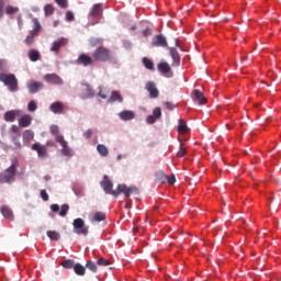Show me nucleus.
I'll use <instances>...</instances> for the list:
<instances>
[{"instance_id":"37","label":"nucleus","mask_w":281,"mask_h":281,"mask_svg":"<svg viewBox=\"0 0 281 281\" xmlns=\"http://www.w3.org/2000/svg\"><path fill=\"white\" fill-rule=\"evenodd\" d=\"M61 267H64V269H74V267H76V261H74V259L65 260L61 262Z\"/></svg>"},{"instance_id":"12","label":"nucleus","mask_w":281,"mask_h":281,"mask_svg":"<svg viewBox=\"0 0 281 281\" xmlns=\"http://www.w3.org/2000/svg\"><path fill=\"white\" fill-rule=\"evenodd\" d=\"M151 45L154 47H166L168 49V40H166V36L164 34H159L153 37Z\"/></svg>"},{"instance_id":"38","label":"nucleus","mask_w":281,"mask_h":281,"mask_svg":"<svg viewBox=\"0 0 281 281\" xmlns=\"http://www.w3.org/2000/svg\"><path fill=\"white\" fill-rule=\"evenodd\" d=\"M178 133L180 135H186V133H188V125L186 124V122L180 121V124L178 126Z\"/></svg>"},{"instance_id":"51","label":"nucleus","mask_w":281,"mask_h":281,"mask_svg":"<svg viewBox=\"0 0 281 281\" xmlns=\"http://www.w3.org/2000/svg\"><path fill=\"white\" fill-rule=\"evenodd\" d=\"M188 154V151L186 150V148L181 147L179 149V151L177 153L178 157H186V155Z\"/></svg>"},{"instance_id":"48","label":"nucleus","mask_w":281,"mask_h":281,"mask_svg":"<svg viewBox=\"0 0 281 281\" xmlns=\"http://www.w3.org/2000/svg\"><path fill=\"white\" fill-rule=\"evenodd\" d=\"M92 135H93V131L92 130H87L86 132H83V137L86 139H91Z\"/></svg>"},{"instance_id":"54","label":"nucleus","mask_w":281,"mask_h":281,"mask_svg":"<svg viewBox=\"0 0 281 281\" xmlns=\"http://www.w3.org/2000/svg\"><path fill=\"white\" fill-rule=\"evenodd\" d=\"M50 210H52V212H59L60 211V206L58 204H52L50 205Z\"/></svg>"},{"instance_id":"39","label":"nucleus","mask_w":281,"mask_h":281,"mask_svg":"<svg viewBox=\"0 0 281 281\" xmlns=\"http://www.w3.org/2000/svg\"><path fill=\"white\" fill-rule=\"evenodd\" d=\"M86 268L89 269V271H92V273H98V266L91 260L87 261Z\"/></svg>"},{"instance_id":"15","label":"nucleus","mask_w":281,"mask_h":281,"mask_svg":"<svg viewBox=\"0 0 281 281\" xmlns=\"http://www.w3.org/2000/svg\"><path fill=\"white\" fill-rule=\"evenodd\" d=\"M93 57L87 55V54H81L77 58L76 63L77 65H82V67H89L90 65H93Z\"/></svg>"},{"instance_id":"45","label":"nucleus","mask_w":281,"mask_h":281,"mask_svg":"<svg viewBox=\"0 0 281 281\" xmlns=\"http://www.w3.org/2000/svg\"><path fill=\"white\" fill-rule=\"evenodd\" d=\"M167 183H169V186H175V183H177V178L175 177V175H171L170 177L167 176Z\"/></svg>"},{"instance_id":"42","label":"nucleus","mask_w":281,"mask_h":281,"mask_svg":"<svg viewBox=\"0 0 281 281\" xmlns=\"http://www.w3.org/2000/svg\"><path fill=\"white\" fill-rule=\"evenodd\" d=\"M97 265H99V267H109V265H111V261H109V259L99 258L97 260Z\"/></svg>"},{"instance_id":"16","label":"nucleus","mask_w":281,"mask_h":281,"mask_svg":"<svg viewBox=\"0 0 281 281\" xmlns=\"http://www.w3.org/2000/svg\"><path fill=\"white\" fill-rule=\"evenodd\" d=\"M44 80L48 85H63V78L57 74H47L44 76Z\"/></svg>"},{"instance_id":"5","label":"nucleus","mask_w":281,"mask_h":281,"mask_svg":"<svg viewBox=\"0 0 281 281\" xmlns=\"http://www.w3.org/2000/svg\"><path fill=\"white\" fill-rule=\"evenodd\" d=\"M100 186L105 194H111L112 196H114V199H117V196H120L121 194L120 186H117L116 190H113V182L109 179V176L103 177Z\"/></svg>"},{"instance_id":"6","label":"nucleus","mask_w":281,"mask_h":281,"mask_svg":"<svg viewBox=\"0 0 281 281\" xmlns=\"http://www.w3.org/2000/svg\"><path fill=\"white\" fill-rule=\"evenodd\" d=\"M74 233L78 236H89V226L85 225V220L78 217L72 222Z\"/></svg>"},{"instance_id":"28","label":"nucleus","mask_w":281,"mask_h":281,"mask_svg":"<svg viewBox=\"0 0 281 281\" xmlns=\"http://www.w3.org/2000/svg\"><path fill=\"white\" fill-rule=\"evenodd\" d=\"M102 221H106V214L104 212H95L92 216V222L102 223Z\"/></svg>"},{"instance_id":"8","label":"nucleus","mask_w":281,"mask_h":281,"mask_svg":"<svg viewBox=\"0 0 281 281\" xmlns=\"http://www.w3.org/2000/svg\"><path fill=\"white\" fill-rule=\"evenodd\" d=\"M34 29L30 32V35L25 38L24 43L27 45V47H31V45H34V38L38 36V33L41 32V23L37 19L33 20Z\"/></svg>"},{"instance_id":"34","label":"nucleus","mask_w":281,"mask_h":281,"mask_svg":"<svg viewBox=\"0 0 281 281\" xmlns=\"http://www.w3.org/2000/svg\"><path fill=\"white\" fill-rule=\"evenodd\" d=\"M156 181H159V183H166L168 181V176L164 171H157Z\"/></svg>"},{"instance_id":"57","label":"nucleus","mask_w":281,"mask_h":281,"mask_svg":"<svg viewBox=\"0 0 281 281\" xmlns=\"http://www.w3.org/2000/svg\"><path fill=\"white\" fill-rule=\"evenodd\" d=\"M176 47H179V38H175Z\"/></svg>"},{"instance_id":"17","label":"nucleus","mask_w":281,"mask_h":281,"mask_svg":"<svg viewBox=\"0 0 281 281\" xmlns=\"http://www.w3.org/2000/svg\"><path fill=\"white\" fill-rule=\"evenodd\" d=\"M168 49L172 58V67H179V65H181V55H179V50L175 47H168Z\"/></svg>"},{"instance_id":"36","label":"nucleus","mask_w":281,"mask_h":281,"mask_svg":"<svg viewBox=\"0 0 281 281\" xmlns=\"http://www.w3.org/2000/svg\"><path fill=\"white\" fill-rule=\"evenodd\" d=\"M46 235L50 240H60V233L56 231H47Z\"/></svg>"},{"instance_id":"19","label":"nucleus","mask_w":281,"mask_h":281,"mask_svg":"<svg viewBox=\"0 0 281 281\" xmlns=\"http://www.w3.org/2000/svg\"><path fill=\"white\" fill-rule=\"evenodd\" d=\"M31 148L32 150L37 151L38 157H47V147H45V145L34 143Z\"/></svg>"},{"instance_id":"26","label":"nucleus","mask_w":281,"mask_h":281,"mask_svg":"<svg viewBox=\"0 0 281 281\" xmlns=\"http://www.w3.org/2000/svg\"><path fill=\"white\" fill-rule=\"evenodd\" d=\"M16 115H19V111H8L4 113V122H14L16 120Z\"/></svg>"},{"instance_id":"10","label":"nucleus","mask_w":281,"mask_h":281,"mask_svg":"<svg viewBox=\"0 0 281 281\" xmlns=\"http://www.w3.org/2000/svg\"><path fill=\"white\" fill-rule=\"evenodd\" d=\"M157 69L160 74H164L166 78H172L173 76L172 69L170 68V64H168V61H160L157 65Z\"/></svg>"},{"instance_id":"59","label":"nucleus","mask_w":281,"mask_h":281,"mask_svg":"<svg viewBox=\"0 0 281 281\" xmlns=\"http://www.w3.org/2000/svg\"><path fill=\"white\" fill-rule=\"evenodd\" d=\"M116 159H122V155H119V156L116 157Z\"/></svg>"},{"instance_id":"49","label":"nucleus","mask_w":281,"mask_h":281,"mask_svg":"<svg viewBox=\"0 0 281 281\" xmlns=\"http://www.w3.org/2000/svg\"><path fill=\"white\" fill-rule=\"evenodd\" d=\"M165 106H166V109H168V111H175L176 105L172 102L167 101V102H165Z\"/></svg>"},{"instance_id":"35","label":"nucleus","mask_w":281,"mask_h":281,"mask_svg":"<svg viewBox=\"0 0 281 281\" xmlns=\"http://www.w3.org/2000/svg\"><path fill=\"white\" fill-rule=\"evenodd\" d=\"M97 150L101 157H106L109 155V148H106L104 145L99 144L97 146Z\"/></svg>"},{"instance_id":"29","label":"nucleus","mask_w":281,"mask_h":281,"mask_svg":"<svg viewBox=\"0 0 281 281\" xmlns=\"http://www.w3.org/2000/svg\"><path fill=\"white\" fill-rule=\"evenodd\" d=\"M74 271L76 276L82 277L85 273H87V268L82 266V263H75Z\"/></svg>"},{"instance_id":"9","label":"nucleus","mask_w":281,"mask_h":281,"mask_svg":"<svg viewBox=\"0 0 281 281\" xmlns=\"http://www.w3.org/2000/svg\"><path fill=\"white\" fill-rule=\"evenodd\" d=\"M9 133L11 140L16 146V148H21V142H19V139H21V128H19L16 125H12L9 130Z\"/></svg>"},{"instance_id":"40","label":"nucleus","mask_w":281,"mask_h":281,"mask_svg":"<svg viewBox=\"0 0 281 281\" xmlns=\"http://www.w3.org/2000/svg\"><path fill=\"white\" fill-rule=\"evenodd\" d=\"M44 12H45V16H52V14H54V5L46 4L44 7Z\"/></svg>"},{"instance_id":"11","label":"nucleus","mask_w":281,"mask_h":281,"mask_svg":"<svg viewBox=\"0 0 281 281\" xmlns=\"http://www.w3.org/2000/svg\"><path fill=\"white\" fill-rule=\"evenodd\" d=\"M119 190L121 194L123 193L125 199H128L131 194H139V189L137 187H126V184H119Z\"/></svg>"},{"instance_id":"43","label":"nucleus","mask_w":281,"mask_h":281,"mask_svg":"<svg viewBox=\"0 0 281 281\" xmlns=\"http://www.w3.org/2000/svg\"><path fill=\"white\" fill-rule=\"evenodd\" d=\"M69 212V204H63L59 216H65Z\"/></svg>"},{"instance_id":"30","label":"nucleus","mask_w":281,"mask_h":281,"mask_svg":"<svg viewBox=\"0 0 281 281\" xmlns=\"http://www.w3.org/2000/svg\"><path fill=\"white\" fill-rule=\"evenodd\" d=\"M142 63L145 68H147L149 71H155V63H153L151 59L148 57H143Z\"/></svg>"},{"instance_id":"3","label":"nucleus","mask_w":281,"mask_h":281,"mask_svg":"<svg viewBox=\"0 0 281 281\" xmlns=\"http://www.w3.org/2000/svg\"><path fill=\"white\" fill-rule=\"evenodd\" d=\"M0 82H3L12 93L19 91V79L14 74H0Z\"/></svg>"},{"instance_id":"14","label":"nucleus","mask_w":281,"mask_h":281,"mask_svg":"<svg viewBox=\"0 0 281 281\" xmlns=\"http://www.w3.org/2000/svg\"><path fill=\"white\" fill-rule=\"evenodd\" d=\"M145 89L148 91L149 98H151V100L159 98V90L157 89V86H155V82L148 81L145 86Z\"/></svg>"},{"instance_id":"41","label":"nucleus","mask_w":281,"mask_h":281,"mask_svg":"<svg viewBox=\"0 0 281 281\" xmlns=\"http://www.w3.org/2000/svg\"><path fill=\"white\" fill-rule=\"evenodd\" d=\"M16 12H19L18 7L7 5L5 14H16Z\"/></svg>"},{"instance_id":"46","label":"nucleus","mask_w":281,"mask_h":281,"mask_svg":"<svg viewBox=\"0 0 281 281\" xmlns=\"http://www.w3.org/2000/svg\"><path fill=\"white\" fill-rule=\"evenodd\" d=\"M40 194H41V199H43V201H49V194H47V191L45 189H42Z\"/></svg>"},{"instance_id":"56","label":"nucleus","mask_w":281,"mask_h":281,"mask_svg":"<svg viewBox=\"0 0 281 281\" xmlns=\"http://www.w3.org/2000/svg\"><path fill=\"white\" fill-rule=\"evenodd\" d=\"M150 34H153V33L150 32V29H146V30L143 31V35H144V36H150Z\"/></svg>"},{"instance_id":"55","label":"nucleus","mask_w":281,"mask_h":281,"mask_svg":"<svg viewBox=\"0 0 281 281\" xmlns=\"http://www.w3.org/2000/svg\"><path fill=\"white\" fill-rule=\"evenodd\" d=\"M99 98H102V100H106V94H104L102 92V87H99V93H98Z\"/></svg>"},{"instance_id":"32","label":"nucleus","mask_w":281,"mask_h":281,"mask_svg":"<svg viewBox=\"0 0 281 281\" xmlns=\"http://www.w3.org/2000/svg\"><path fill=\"white\" fill-rule=\"evenodd\" d=\"M194 98L198 100L199 104H205L207 102V99L200 90H194Z\"/></svg>"},{"instance_id":"53","label":"nucleus","mask_w":281,"mask_h":281,"mask_svg":"<svg viewBox=\"0 0 281 281\" xmlns=\"http://www.w3.org/2000/svg\"><path fill=\"white\" fill-rule=\"evenodd\" d=\"M8 65V61L5 59H0V71H3Z\"/></svg>"},{"instance_id":"27","label":"nucleus","mask_w":281,"mask_h":281,"mask_svg":"<svg viewBox=\"0 0 281 281\" xmlns=\"http://www.w3.org/2000/svg\"><path fill=\"white\" fill-rule=\"evenodd\" d=\"M27 87H29L30 93H37L38 89H43V83L35 81V82L29 83Z\"/></svg>"},{"instance_id":"33","label":"nucleus","mask_w":281,"mask_h":281,"mask_svg":"<svg viewBox=\"0 0 281 281\" xmlns=\"http://www.w3.org/2000/svg\"><path fill=\"white\" fill-rule=\"evenodd\" d=\"M34 139V132L32 130H26L23 132V142L30 143Z\"/></svg>"},{"instance_id":"20","label":"nucleus","mask_w":281,"mask_h":281,"mask_svg":"<svg viewBox=\"0 0 281 281\" xmlns=\"http://www.w3.org/2000/svg\"><path fill=\"white\" fill-rule=\"evenodd\" d=\"M83 87H85V89L82 90V93H81L82 100H88L89 98H93V95H95L91 85L85 83Z\"/></svg>"},{"instance_id":"24","label":"nucleus","mask_w":281,"mask_h":281,"mask_svg":"<svg viewBox=\"0 0 281 281\" xmlns=\"http://www.w3.org/2000/svg\"><path fill=\"white\" fill-rule=\"evenodd\" d=\"M30 124H32V116H30V114H26L20 117L19 126H21L22 128H27Z\"/></svg>"},{"instance_id":"47","label":"nucleus","mask_w":281,"mask_h":281,"mask_svg":"<svg viewBox=\"0 0 281 281\" xmlns=\"http://www.w3.org/2000/svg\"><path fill=\"white\" fill-rule=\"evenodd\" d=\"M55 2L57 3V5H59V8L66 9L68 5L67 0H55Z\"/></svg>"},{"instance_id":"7","label":"nucleus","mask_w":281,"mask_h":281,"mask_svg":"<svg viewBox=\"0 0 281 281\" xmlns=\"http://www.w3.org/2000/svg\"><path fill=\"white\" fill-rule=\"evenodd\" d=\"M100 19H102V4H94L89 14L90 25H97L100 23Z\"/></svg>"},{"instance_id":"2","label":"nucleus","mask_w":281,"mask_h":281,"mask_svg":"<svg viewBox=\"0 0 281 281\" xmlns=\"http://www.w3.org/2000/svg\"><path fill=\"white\" fill-rule=\"evenodd\" d=\"M16 168H19V158H11V166L0 173V183H14L16 177Z\"/></svg>"},{"instance_id":"50","label":"nucleus","mask_w":281,"mask_h":281,"mask_svg":"<svg viewBox=\"0 0 281 281\" xmlns=\"http://www.w3.org/2000/svg\"><path fill=\"white\" fill-rule=\"evenodd\" d=\"M3 8H5V1L0 0V19H3Z\"/></svg>"},{"instance_id":"25","label":"nucleus","mask_w":281,"mask_h":281,"mask_svg":"<svg viewBox=\"0 0 281 281\" xmlns=\"http://www.w3.org/2000/svg\"><path fill=\"white\" fill-rule=\"evenodd\" d=\"M108 102H124V98L120 91H112L111 97L109 98Z\"/></svg>"},{"instance_id":"58","label":"nucleus","mask_w":281,"mask_h":281,"mask_svg":"<svg viewBox=\"0 0 281 281\" xmlns=\"http://www.w3.org/2000/svg\"><path fill=\"white\" fill-rule=\"evenodd\" d=\"M131 30H137V26L133 25V26L131 27Z\"/></svg>"},{"instance_id":"4","label":"nucleus","mask_w":281,"mask_h":281,"mask_svg":"<svg viewBox=\"0 0 281 281\" xmlns=\"http://www.w3.org/2000/svg\"><path fill=\"white\" fill-rule=\"evenodd\" d=\"M92 58L97 63H109L111 60V50L104 46H100L92 53Z\"/></svg>"},{"instance_id":"22","label":"nucleus","mask_w":281,"mask_h":281,"mask_svg":"<svg viewBox=\"0 0 281 281\" xmlns=\"http://www.w3.org/2000/svg\"><path fill=\"white\" fill-rule=\"evenodd\" d=\"M49 109L52 113H55V115H60L63 114V111H65V105L63 104V102L57 101L52 103Z\"/></svg>"},{"instance_id":"21","label":"nucleus","mask_w":281,"mask_h":281,"mask_svg":"<svg viewBox=\"0 0 281 281\" xmlns=\"http://www.w3.org/2000/svg\"><path fill=\"white\" fill-rule=\"evenodd\" d=\"M0 212L7 221H14V213L12 212V209L8 205H2L0 209Z\"/></svg>"},{"instance_id":"44","label":"nucleus","mask_w":281,"mask_h":281,"mask_svg":"<svg viewBox=\"0 0 281 281\" xmlns=\"http://www.w3.org/2000/svg\"><path fill=\"white\" fill-rule=\"evenodd\" d=\"M37 106H36V102L35 101H30L27 104V110L31 111L32 113H34V111H36Z\"/></svg>"},{"instance_id":"1","label":"nucleus","mask_w":281,"mask_h":281,"mask_svg":"<svg viewBox=\"0 0 281 281\" xmlns=\"http://www.w3.org/2000/svg\"><path fill=\"white\" fill-rule=\"evenodd\" d=\"M49 131L52 135L55 136V142L61 146V155H64V157H72L74 150L69 148V144L65 140V136L60 135L58 125H52Z\"/></svg>"},{"instance_id":"60","label":"nucleus","mask_w":281,"mask_h":281,"mask_svg":"<svg viewBox=\"0 0 281 281\" xmlns=\"http://www.w3.org/2000/svg\"><path fill=\"white\" fill-rule=\"evenodd\" d=\"M47 144L50 145V146H54V143H49V142H48Z\"/></svg>"},{"instance_id":"13","label":"nucleus","mask_w":281,"mask_h":281,"mask_svg":"<svg viewBox=\"0 0 281 281\" xmlns=\"http://www.w3.org/2000/svg\"><path fill=\"white\" fill-rule=\"evenodd\" d=\"M69 43V40L61 37L55 42H53L50 52H54V54H59L60 48L67 46Z\"/></svg>"},{"instance_id":"23","label":"nucleus","mask_w":281,"mask_h":281,"mask_svg":"<svg viewBox=\"0 0 281 281\" xmlns=\"http://www.w3.org/2000/svg\"><path fill=\"white\" fill-rule=\"evenodd\" d=\"M120 120H123V122H128L131 120H135V112L124 110L121 113H119Z\"/></svg>"},{"instance_id":"18","label":"nucleus","mask_w":281,"mask_h":281,"mask_svg":"<svg viewBox=\"0 0 281 281\" xmlns=\"http://www.w3.org/2000/svg\"><path fill=\"white\" fill-rule=\"evenodd\" d=\"M161 119V108L156 106L153 110V114L147 116L146 122L147 124H155L157 122V120Z\"/></svg>"},{"instance_id":"31","label":"nucleus","mask_w":281,"mask_h":281,"mask_svg":"<svg viewBox=\"0 0 281 281\" xmlns=\"http://www.w3.org/2000/svg\"><path fill=\"white\" fill-rule=\"evenodd\" d=\"M29 58L32 63H36L37 60H41V53L36 49H31L29 52Z\"/></svg>"},{"instance_id":"52","label":"nucleus","mask_w":281,"mask_h":281,"mask_svg":"<svg viewBox=\"0 0 281 281\" xmlns=\"http://www.w3.org/2000/svg\"><path fill=\"white\" fill-rule=\"evenodd\" d=\"M74 19H75L74 12L67 11V12H66V20H67V21H74Z\"/></svg>"}]
</instances>
